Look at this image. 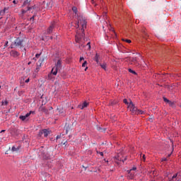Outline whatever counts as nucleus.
Segmentation results:
<instances>
[{
  "instance_id": "37",
  "label": "nucleus",
  "mask_w": 181,
  "mask_h": 181,
  "mask_svg": "<svg viewBox=\"0 0 181 181\" xmlns=\"http://www.w3.org/2000/svg\"><path fill=\"white\" fill-rule=\"evenodd\" d=\"M13 4H18V3L16 2V0H13Z\"/></svg>"
},
{
  "instance_id": "41",
  "label": "nucleus",
  "mask_w": 181,
  "mask_h": 181,
  "mask_svg": "<svg viewBox=\"0 0 181 181\" xmlns=\"http://www.w3.org/2000/svg\"><path fill=\"white\" fill-rule=\"evenodd\" d=\"M60 139V136H57V139Z\"/></svg>"
},
{
  "instance_id": "35",
  "label": "nucleus",
  "mask_w": 181,
  "mask_h": 181,
  "mask_svg": "<svg viewBox=\"0 0 181 181\" xmlns=\"http://www.w3.org/2000/svg\"><path fill=\"white\" fill-rule=\"evenodd\" d=\"M45 107H40V111H45Z\"/></svg>"
},
{
  "instance_id": "50",
  "label": "nucleus",
  "mask_w": 181,
  "mask_h": 181,
  "mask_svg": "<svg viewBox=\"0 0 181 181\" xmlns=\"http://www.w3.org/2000/svg\"><path fill=\"white\" fill-rule=\"evenodd\" d=\"M0 88H1V86H0Z\"/></svg>"
},
{
  "instance_id": "11",
  "label": "nucleus",
  "mask_w": 181,
  "mask_h": 181,
  "mask_svg": "<svg viewBox=\"0 0 181 181\" xmlns=\"http://www.w3.org/2000/svg\"><path fill=\"white\" fill-rule=\"evenodd\" d=\"M53 29H54V23H52L50 26L47 29L46 35H50V33L53 32Z\"/></svg>"
},
{
  "instance_id": "15",
  "label": "nucleus",
  "mask_w": 181,
  "mask_h": 181,
  "mask_svg": "<svg viewBox=\"0 0 181 181\" xmlns=\"http://www.w3.org/2000/svg\"><path fill=\"white\" fill-rule=\"evenodd\" d=\"M22 43H23V40H16V41L15 42V45L16 46H20L21 47H22Z\"/></svg>"
},
{
  "instance_id": "27",
  "label": "nucleus",
  "mask_w": 181,
  "mask_h": 181,
  "mask_svg": "<svg viewBox=\"0 0 181 181\" xmlns=\"http://www.w3.org/2000/svg\"><path fill=\"white\" fill-rule=\"evenodd\" d=\"M1 105H8V100H5L4 102H1Z\"/></svg>"
},
{
  "instance_id": "4",
  "label": "nucleus",
  "mask_w": 181,
  "mask_h": 181,
  "mask_svg": "<svg viewBox=\"0 0 181 181\" xmlns=\"http://www.w3.org/2000/svg\"><path fill=\"white\" fill-rule=\"evenodd\" d=\"M128 108L129 110H130L131 112H132V114H135L136 115L138 112V107H135V105H134V103H132V101H131L128 105Z\"/></svg>"
},
{
  "instance_id": "26",
  "label": "nucleus",
  "mask_w": 181,
  "mask_h": 181,
  "mask_svg": "<svg viewBox=\"0 0 181 181\" xmlns=\"http://www.w3.org/2000/svg\"><path fill=\"white\" fill-rule=\"evenodd\" d=\"M123 42H126V43H131V40H128V39H122Z\"/></svg>"
},
{
  "instance_id": "9",
  "label": "nucleus",
  "mask_w": 181,
  "mask_h": 181,
  "mask_svg": "<svg viewBox=\"0 0 181 181\" xmlns=\"http://www.w3.org/2000/svg\"><path fill=\"white\" fill-rule=\"evenodd\" d=\"M170 181H181V175L179 173L174 174Z\"/></svg>"
},
{
  "instance_id": "3",
  "label": "nucleus",
  "mask_w": 181,
  "mask_h": 181,
  "mask_svg": "<svg viewBox=\"0 0 181 181\" xmlns=\"http://www.w3.org/2000/svg\"><path fill=\"white\" fill-rule=\"evenodd\" d=\"M129 64H132L133 66H136V67H138L139 64V61H138V58L136 57H129L128 58Z\"/></svg>"
},
{
  "instance_id": "39",
  "label": "nucleus",
  "mask_w": 181,
  "mask_h": 181,
  "mask_svg": "<svg viewBox=\"0 0 181 181\" xmlns=\"http://www.w3.org/2000/svg\"><path fill=\"white\" fill-rule=\"evenodd\" d=\"M113 33H114L115 36H117V33H115V31L113 30Z\"/></svg>"
},
{
  "instance_id": "49",
  "label": "nucleus",
  "mask_w": 181,
  "mask_h": 181,
  "mask_svg": "<svg viewBox=\"0 0 181 181\" xmlns=\"http://www.w3.org/2000/svg\"><path fill=\"white\" fill-rule=\"evenodd\" d=\"M168 156H170V155H168Z\"/></svg>"
},
{
  "instance_id": "16",
  "label": "nucleus",
  "mask_w": 181,
  "mask_h": 181,
  "mask_svg": "<svg viewBox=\"0 0 181 181\" xmlns=\"http://www.w3.org/2000/svg\"><path fill=\"white\" fill-rule=\"evenodd\" d=\"M8 9H9V8L5 7L3 10L0 11V16H4V15H5L6 11H8Z\"/></svg>"
},
{
  "instance_id": "7",
  "label": "nucleus",
  "mask_w": 181,
  "mask_h": 181,
  "mask_svg": "<svg viewBox=\"0 0 181 181\" xmlns=\"http://www.w3.org/2000/svg\"><path fill=\"white\" fill-rule=\"evenodd\" d=\"M79 63H82V67H85V71H87V70H88V63L87 62V61L84 60V58L83 57H80Z\"/></svg>"
},
{
  "instance_id": "17",
  "label": "nucleus",
  "mask_w": 181,
  "mask_h": 181,
  "mask_svg": "<svg viewBox=\"0 0 181 181\" xmlns=\"http://www.w3.org/2000/svg\"><path fill=\"white\" fill-rule=\"evenodd\" d=\"M94 60L98 64L100 63V55L98 54H95Z\"/></svg>"
},
{
  "instance_id": "45",
  "label": "nucleus",
  "mask_w": 181,
  "mask_h": 181,
  "mask_svg": "<svg viewBox=\"0 0 181 181\" xmlns=\"http://www.w3.org/2000/svg\"><path fill=\"white\" fill-rule=\"evenodd\" d=\"M2 132H5V130H1V133H2Z\"/></svg>"
},
{
  "instance_id": "8",
  "label": "nucleus",
  "mask_w": 181,
  "mask_h": 181,
  "mask_svg": "<svg viewBox=\"0 0 181 181\" xmlns=\"http://www.w3.org/2000/svg\"><path fill=\"white\" fill-rule=\"evenodd\" d=\"M59 68L54 66L51 71V74H48L49 80L52 79V74H53V76H57V71H59Z\"/></svg>"
},
{
  "instance_id": "18",
  "label": "nucleus",
  "mask_w": 181,
  "mask_h": 181,
  "mask_svg": "<svg viewBox=\"0 0 181 181\" xmlns=\"http://www.w3.org/2000/svg\"><path fill=\"white\" fill-rule=\"evenodd\" d=\"M21 149V146H18V147H15L14 146L11 148L12 152H16Z\"/></svg>"
},
{
  "instance_id": "22",
  "label": "nucleus",
  "mask_w": 181,
  "mask_h": 181,
  "mask_svg": "<svg viewBox=\"0 0 181 181\" xmlns=\"http://www.w3.org/2000/svg\"><path fill=\"white\" fill-rule=\"evenodd\" d=\"M86 47H88L87 50H91V42H88L86 45Z\"/></svg>"
},
{
  "instance_id": "12",
  "label": "nucleus",
  "mask_w": 181,
  "mask_h": 181,
  "mask_svg": "<svg viewBox=\"0 0 181 181\" xmlns=\"http://www.w3.org/2000/svg\"><path fill=\"white\" fill-rule=\"evenodd\" d=\"M89 104V103L85 101L81 105H78V107L81 110H84V108H87V107H88Z\"/></svg>"
},
{
  "instance_id": "47",
  "label": "nucleus",
  "mask_w": 181,
  "mask_h": 181,
  "mask_svg": "<svg viewBox=\"0 0 181 181\" xmlns=\"http://www.w3.org/2000/svg\"><path fill=\"white\" fill-rule=\"evenodd\" d=\"M50 39H53V37H50Z\"/></svg>"
},
{
  "instance_id": "10",
  "label": "nucleus",
  "mask_w": 181,
  "mask_h": 181,
  "mask_svg": "<svg viewBox=\"0 0 181 181\" xmlns=\"http://www.w3.org/2000/svg\"><path fill=\"white\" fill-rule=\"evenodd\" d=\"M31 114H35V111H30L25 115L20 116L19 118H20V119H21V121H25V119H26V118H28V117H30Z\"/></svg>"
},
{
  "instance_id": "1",
  "label": "nucleus",
  "mask_w": 181,
  "mask_h": 181,
  "mask_svg": "<svg viewBox=\"0 0 181 181\" xmlns=\"http://www.w3.org/2000/svg\"><path fill=\"white\" fill-rule=\"evenodd\" d=\"M73 12L75 13L76 16H77V22L75 23L74 28L76 29H81V33H84V29L87 28V20L83 16H78V11H77V7H72Z\"/></svg>"
},
{
  "instance_id": "20",
  "label": "nucleus",
  "mask_w": 181,
  "mask_h": 181,
  "mask_svg": "<svg viewBox=\"0 0 181 181\" xmlns=\"http://www.w3.org/2000/svg\"><path fill=\"white\" fill-rule=\"evenodd\" d=\"M100 66L103 70L107 71V64H100Z\"/></svg>"
},
{
  "instance_id": "32",
  "label": "nucleus",
  "mask_w": 181,
  "mask_h": 181,
  "mask_svg": "<svg viewBox=\"0 0 181 181\" xmlns=\"http://www.w3.org/2000/svg\"><path fill=\"white\" fill-rule=\"evenodd\" d=\"M142 160H144V162H145V160H146V158L145 157V154H144L142 156Z\"/></svg>"
},
{
  "instance_id": "44",
  "label": "nucleus",
  "mask_w": 181,
  "mask_h": 181,
  "mask_svg": "<svg viewBox=\"0 0 181 181\" xmlns=\"http://www.w3.org/2000/svg\"><path fill=\"white\" fill-rule=\"evenodd\" d=\"M31 19H35V16H33L31 18Z\"/></svg>"
},
{
  "instance_id": "46",
  "label": "nucleus",
  "mask_w": 181,
  "mask_h": 181,
  "mask_svg": "<svg viewBox=\"0 0 181 181\" xmlns=\"http://www.w3.org/2000/svg\"><path fill=\"white\" fill-rule=\"evenodd\" d=\"M6 45H8V42H6Z\"/></svg>"
},
{
  "instance_id": "30",
  "label": "nucleus",
  "mask_w": 181,
  "mask_h": 181,
  "mask_svg": "<svg viewBox=\"0 0 181 181\" xmlns=\"http://www.w3.org/2000/svg\"><path fill=\"white\" fill-rule=\"evenodd\" d=\"M134 177H135V173L130 174V179H134Z\"/></svg>"
},
{
  "instance_id": "14",
  "label": "nucleus",
  "mask_w": 181,
  "mask_h": 181,
  "mask_svg": "<svg viewBox=\"0 0 181 181\" xmlns=\"http://www.w3.org/2000/svg\"><path fill=\"white\" fill-rule=\"evenodd\" d=\"M55 67L60 70L62 69V59H59L55 64Z\"/></svg>"
},
{
  "instance_id": "29",
  "label": "nucleus",
  "mask_w": 181,
  "mask_h": 181,
  "mask_svg": "<svg viewBox=\"0 0 181 181\" xmlns=\"http://www.w3.org/2000/svg\"><path fill=\"white\" fill-rule=\"evenodd\" d=\"M96 152H97V153H100V156H104V153H103L101 151H97Z\"/></svg>"
},
{
  "instance_id": "43",
  "label": "nucleus",
  "mask_w": 181,
  "mask_h": 181,
  "mask_svg": "<svg viewBox=\"0 0 181 181\" xmlns=\"http://www.w3.org/2000/svg\"><path fill=\"white\" fill-rule=\"evenodd\" d=\"M33 59L35 60V62H36V60H37V59L36 58H35V57H34Z\"/></svg>"
},
{
  "instance_id": "36",
  "label": "nucleus",
  "mask_w": 181,
  "mask_h": 181,
  "mask_svg": "<svg viewBox=\"0 0 181 181\" xmlns=\"http://www.w3.org/2000/svg\"><path fill=\"white\" fill-rule=\"evenodd\" d=\"M29 81H30V79L28 78L27 80H25V83H29Z\"/></svg>"
},
{
  "instance_id": "24",
  "label": "nucleus",
  "mask_w": 181,
  "mask_h": 181,
  "mask_svg": "<svg viewBox=\"0 0 181 181\" xmlns=\"http://www.w3.org/2000/svg\"><path fill=\"white\" fill-rule=\"evenodd\" d=\"M128 70H129V73H132V74H135V75H136V72L135 71H134V70H132V69H129Z\"/></svg>"
},
{
  "instance_id": "19",
  "label": "nucleus",
  "mask_w": 181,
  "mask_h": 181,
  "mask_svg": "<svg viewBox=\"0 0 181 181\" xmlns=\"http://www.w3.org/2000/svg\"><path fill=\"white\" fill-rule=\"evenodd\" d=\"M144 114H145L144 110H138L136 115H144Z\"/></svg>"
},
{
  "instance_id": "25",
  "label": "nucleus",
  "mask_w": 181,
  "mask_h": 181,
  "mask_svg": "<svg viewBox=\"0 0 181 181\" xmlns=\"http://www.w3.org/2000/svg\"><path fill=\"white\" fill-rule=\"evenodd\" d=\"M29 4V0H26L24 1L23 5L22 6H26V5Z\"/></svg>"
},
{
  "instance_id": "21",
  "label": "nucleus",
  "mask_w": 181,
  "mask_h": 181,
  "mask_svg": "<svg viewBox=\"0 0 181 181\" xmlns=\"http://www.w3.org/2000/svg\"><path fill=\"white\" fill-rule=\"evenodd\" d=\"M163 101L165 103H168V104H170V105H172V102H170V100H169L168 98H163Z\"/></svg>"
},
{
  "instance_id": "6",
  "label": "nucleus",
  "mask_w": 181,
  "mask_h": 181,
  "mask_svg": "<svg viewBox=\"0 0 181 181\" xmlns=\"http://www.w3.org/2000/svg\"><path fill=\"white\" fill-rule=\"evenodd\" d=\"M10 56L13 59H19V56H21V53L15 49H13L10 52Z\"/></svg>"
},
{
  "instance_id": "2",
  "label": "nucleus",
  "mask_w": 181,
  "mask_h": 181,
  "mask_svg": "<svg viewBox=\"0 0 181 181\" xmlns=\"http://www.w3.org/2000/svg\"><path fill=\"white\" fill-rule=\"evenodd\" d=\"M114 160L116 163L119 164V162H124L127 160V156H124L122 153H119L116 156L114 157Z\"/></svg>"
},
{
  "instance_id": "23",
  "label": "nucleus",
  "mask_w": 181,
  "mask_h": 181,
  "mask_svg": "<svg viewBox=\"0 0 181 181\" xmlns=\"http://www.w3.org/2000/svg\"><path fill=\"white\" fill-rule=\"evenodd\" d=\"M28 11H30V8L28 7L26 10H23H23L21 11V12H22V13H23V15L24 13H26V12H28Z\"/></svg>"
},
{
  "instance_id": "28",
  "label": "nucleus",
  "mask_w": 181,
  "mask_h": 181,
  "mask_svg": "<svg viewBox=\"0 0 181 181\" xmlns=\"http://www.w3.org/2000/svg\"><path fill=\"white\" fill-rule=\"evenodd\" d=\"M132 170H136V167H133L129 172V173H131Z\"/></svg>"
},
{
  "instance_id": "13",
  "label": "nucleus",
  "mask_w": 181,
  "mask_h": 181,
  "mask_svg": "<svg viewBox=\"0 0 181 181\" xmlns=\"http://www.w3.org/2000/svg\"><path fill=\"white\" fill-rule=\"evenodd\" d=\"M75 42L76 43H80L81 42V35L78 33V31L76 32V35L75 36Z\"/></svg>"
},
{
  "instance_id": "31",
  "label": "nucleus",
  "mask_w": 181,
  "mask_h": 181,
  "mask_svg": "<svg viewBox=\"0 0 181 181\" xmlns=\"http://www.w3.org/2000/svg\"><path fill=\"white\" fill-rule=\"evenodd\" d=\"M40 54H42V53H40V54H35L36 59H39V57H40Z\"/></svg>"
},
{
  "instance_id": "38",
  "label": "nucleus",
  "mask_w": 181,
  "mask_h": 181,
  "mask_svg": "<svg viewBox=\"0 0 181 181\" xmlns=\"http://www.w3.org/2000/svg\"><path fill=\"white\" fill-rule=\"evenodd\" d=\"M79 47H84V45H83L81 44V45H79Z\"/></svg>"
},
{
  "instance_id": "40",
  "label": "nucleus",
  "mask_w": 181,
  "mask_h": 181,
  "mask_svg": "<svg viewBox=\"0 0 181 181\" xmlns=\"http://www.w3.org/2000/svg\"><path fill=\"white\" fill-rule=\"evenodd\" d=\"M28 66H30V64H32V62H29L28 63Z\"/></svg>"
},
{
  "instance_id": "33",
  "label": "nucleus",
  "mask_w": 181,
  "mask_h": 181,
  "mask_svg": "<svg viewBox=\"0 0 181 181\" xmlns=\"http://www.w3.org/2000/svg\"><path fill=\"white\" fill-rule=\"evenodd\" d=\"M123 103H124V104L128 105V100L124 99V100H123Z\"/></svg>"
},
{
  "instance_id": "34",
  "label": "nucleus",
  "mask_w": 181,
  "mask_h": 181,
  "mask_svg": "<svg viewBox=\"0 0 181 181\" xmlns=\"http://www.w3.org/2000/svg\"><path fill=\"white\" fill-rule=\"evenodd\" d=\"M166 160H168V158H162L161 162H166Z\"/></svg>"
},
{
  "instance_id": "5",
  "label": "nucleus",
  "mask_w": 181,
  "mask_h": 181,
  "mask_svg": "<svg viewBox=\"0 0 181 181\" xmlns=\"http://www.w3.org/2000/svg\"><path fill=\"white\" fill-rule=\"evenodd\" d=\"M49 134H50V132L46 129H44L40 131L38 136H40V138H47V136H49Z\"/></svg>"
},
{
  "instance_id": "42",
  "label": "nucleus",
  "mask_w": 181,
  "mask_h": 181,
  "mask_svg": "<svg viewBox=\"0 0 181 181\" xmlns=\"http://www.w3.org/2000/svg\"><path fill=\"white\" fill-rule=\"evenodd\" d=\"M103 18H105V13H103Z\"/></svg>"
},
{
  "instance_id": "48",
  "label": "nucleus",
  "mask_w": 181,
  "mask_h": 181,
  "mask_svg": "<svg viewBox=\"0 0 181 181\" xmlns=\"http://www.w3.org/2000/svg\"><path fill=\"white\" fill-rule=\"evenodd\" d=\"M94 0H92V2H93Z\"/></svg>"
}]
</instances>
